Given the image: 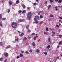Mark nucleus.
<instances>
[{
  "instance_id": "nucleus-1",
  "label": "nucleus",
  "mask_w": 62,
  "mask_h": 62,
  "mask_svg": "<svg viewBox=\"0 0 62 62\" xmlns=\"http://www.w3.org/2000/svg\"><path fill=\"white\" fill-rule=\"evenodd\" d=\"M31 16H32V13L31 12H29L27 15V18L29 20H30L31 18Z\"/></svg>"
},
{
  "instance_id": "nucleus-2",
  "label": "nucleus",
  "mask_w": 62,
  "mask_h": 62,
  "mask_svg": "<svg viewBox=\"0 0 62 62\" xmlns=\"http://www.w3.org/2000/svg\"><path fill=\"white\" fill-rule=\"evenodd\" d=\"M17 25V24L16 22H13L11 24V26L13 28H16Z\"/></svg>"
},
{
  "instance_id": "nucleus-3",
  "label": "nucleus",
  "mask_w": 62,
  "mask_h": 62,
  "mask_svg": "<svg viewBox=\"0 0 62 62\" xmlns=\"http://www.w3.org/2000/svg\"><path fill=\"white\" fill-rule=\"evenodd\" d=\"M4 55H5L6 57H8V53H4Z\"/></svg>"
},
{
  "instance_id": "nucleus-4",
  "label": "nucleus",
  "mask_w": 62,
  "mask_h": 62,
  "mask_svg": "<svg viewBox=\"0 0 62 62\" xmlns=\"http://www.w3.org/2000/svg\"><path fill=\"white\" fill-rule=\"evenodd\" d=\"M38 36L37 35V34H36V36H34L33 38L34 40H36V38H38Z\"/></svg>"
},
{
  "instance_id": "nucleus-5",
  "label": "nucleus",
  "mask_w": 62,
  "mask_h": 62,
  "mask_svg": "<svg viewBox=\"0 0 62 62\" xmlns=\"http://www.w3.org/2000/svg\"><path fill=\"white\" fill-rule=\"evenodd\" d=\"M24 20L23 19H20L19 20V22H24Z\"/></svg>"
},
{
  "instance_id": "nucleus-6",
  "label": "nucleus",
  "mask_w": 62,
  "mask_h": 62,
  "mask_svg": "<svg viewBox=\"0 0 62 62\" xmlns=\"http://www.w3.org/2000/svg\"><path fill=\"white\" fill-rule=\"evenodd\" d=\"M31 44L33 46H36V44L34 42H33Z\"/></svg>"
},
{
  "instance_id": "nucleus-7",
  "label": "nucleus",
  "mask_w": 62,
  "mask_h": 62,
  "mask_svg": "<svg viewBox=\"0 0 62 62\" xmlns=\"http://www.w3.org/2000/svg\"><path fill=\"white\" fill-rule=\"evenodd\" d=\"M35 17L36 19H37L38 20H39V16H35Z\"/></svg>"
},
{
  "instance_id": "nucleus-8",
  "label": "nucleus",
  "mask_w": 62,
  "mask_h": 62,
  "mask_svg": "<svg viewBox=\"0 0 62 62\" xmlns=\"http://www.w3.org/2000/svg\"><path fill=\"white\" fill-rule=\"evenodd\" d=\"M48 41L49 42H51V38H50V37L48 38Z\"/></svg>"
},
{
  "instance_id": "nucleus-9",
  "label": "nucleus",
  "mask_w": 62,
  "mask_h": 62,
  "mask_svg": "<svg viewBox=\"0 0 62 62\" xmlns=\"http://www.w3.org/2000/svg\"><path fill=\"white\" fill-rule=\"evenodd\" d=\"M20 2V1L19 0H17L16 2V4H17Z\"/></svg>"
},
{
  "instance_id": "nucleus-10",
  "label": "nucleus",
  "mask_w": 62,
  "mask_h": 62,
  "mask_svg": "<svg viewBox=\"0 0 62 62\" xmlns=\"http://www.w3.org/2000/svg\"><path fill=\"white\" fill-rule=\"evenodd\" d=\"M23 35H24V33H22L21 34L19 35V36L20 37H22L23 36Z\"/></svg>"
},
{
  "instance_id": "nucleus-11",
  "label": "nucleus",
  "mask_w": 62,
  "mask_h": 62,
  "mask_svg": "<svg viewBox=\"0 0 62 62\" xmlns=\"http://www.w3.org/2000/svg\"><path fill=\"white\" fill-rule=\"evenodd\" d=\"M26 12V10H23L22 12V13L23 14L24 13H25Z\"/></svg>"
},
{
  "instance_id": "nucleus-12",
  "label": "nucleus",
  "mask_w": 62,
  "mask_h": 62,
  "mask_svg": "<svg viewBox=\"0 0 62 62\" xmlns=\"http://www.w3.org/2000/svg\"><path fill=\"white\" fill-rule=\"evenodd\" d=\"M23 54H20V57H23Z\"/></svg>"
},
{
  "instance_id": "nucleus-13",
  "label": "nucleus",
  "mask_w": 62,
  "mask_h": 62,
  "mask_svg": "<svg viewBox=\"0 0 62 62\" xmlns=\"http://www.w3.org/2000/svg\"><path fill=\"white\" fill-rule=\"evenodd\" d=\"M50 48V45H49L48 46H47L46 47V48H47V49H49Z\"/></svg>"
},
{
  "instance_id": "nucleus-14",
  "label": "nucleus",
  "mask_w": 62,
  "mask_h": 62,
  "mask_svg": "<svg viewBox=\"0 0 62 62\" xmlns=\"http://www.w3.org/2000/svg\"><path fill=\"white\" fill-rule=\"evenodd\" d=\"M51 7V5H49L47 6V8L48 9H49Z\"/></svg>"
},
{
  "instance_id": "nucleus-15",
  "label": "nucleus",
  "mask_w": 62,
  "mask_h": 62,
  "mask_svg": "<svg viewBox=\"0 0 62 62\" xmlns=\"http://www.w3.org/2000/svg\"><path fill=\"white\" fill-rule=\"evenodd\" d=\"M55 8L56 11H57V10H58V9H57V7L56 6V7H55Z\"/></svg>"
},
{
  "instance_id": "nucleus-16",
  "label": "nucleus",
  "mask_w": 62,
  "mask_h": 62,
  "mask_svg": "<svg viewBox=\"0 0 62 62\" xmlns=\"http://www.w3.org/2000/svg\"><path fill=\"white\" fill-rule=\"evenodd\" d=\"M2 25H3V23L1 22H0V26L1 27L2 26Z\"/></svg>"
},
{
  "instance_id": "nucleus-17",
  "label": "nucleus",
  "mask_w": 62,
  "mask_h": 62,
  "mask_svg": "<svg viewBox=\"0 0 62 62\" xmlns=\"http://www.w3.org/2000/svg\"><path fill=\"white\" fill-rule=\"evenodd\" d=\"M9 3L10 6V5H12V2L11 1H9Z\"/></svg>"
},
{
  "instance_id": "nucleus-18",
  "label": "nucleus",
  "mask_w": 62,
  "mask_h": 62,
  "mask_svg": "<svg viewBox=\"0 0 62 62\" xmlns=\"http://www.w3.org/2000/svg\"><path fill=\"white\" fill-rule=\"evenodd\" d=\"M10 47V46H8L6 48V49H8V48H9Z\"/></svg>"
},
{
  "instance_id": "nucleus-19",
  "label": "nucleus",
  "mask_w": 62,
  "mask_h": 62,
  "mask_svg": "<svg viewBox=\"0 0 62 62\" xmlns=\"http://www.w3.org/2000/svg\"><path fill=\"white\" fill-rule=\"evenodd\" d=\"M61 0H59L58 1V3H59L60 4L61 3Z\"/></svg>"
},
{
  "instance_id": "nucleus-20",
  "label": "nucleus",
  "mask_w": 62,
  "mask_h": 62,
  "mask_svg": "<svg viewBox=\"0 0 62 62\" xmlns=\"http://www.w3.org/2000/svg\"><path fill=\"white\" fill-rule=\"evenodd\" d=\"M59 45H62V41H60L59 42Z\"/></svg>"
},
{
  "instance_id": "nucleus-21",
  "label": "nucleus",
  "mask_w": 62,
  "mask_h": 62,
  "mask_svg": "<svg viewBox=\"0 0 62 62\" xmlns=\"http://www.w3.org/2000/svg\"><path fill=\"white\" fill-rule=\"evenodd\" d=\"M22 7L23 8H25V6L24 5H22Z\"/></svg>"
},
{
  "instance_id": "nucleus-22",
  "label": "nucleus",
  "mask_w": 62,
  "mask_h": 62,
  "mask_svg": "<svg viewBox=\"0 0 62 62\" xmlns=\"http://www.w3.org/2000/svg\"><path fill=\"white\" fill-rule=\"evenodd\" d=\"M0 60L1 61H2L3 60V58H1L0 59Z\"/></svg>"
},
{
  "instance_id": "nucleus-23",
  "label": "nucleus",
  "mask_w": 62,
  "mask_h": 62,
  "mask_svg": "<svg viewBox=\"0 0 62 62\" xmlns=\"http://www.w3.org/2000/svg\"><path fill=\"white\" fill-rule=\"evenodd\" d=\"M27 32H28L29 33H30V32H31V31L29 30V29H28L27 30Z\"/></svg>"
},
{
  "instance_id": "nucleus-24",
  "label": "nucleus",
  "mask_w": 62,
  "mask_h": 62,
  "mask_svg": "<svg viewBox=\"0 0 62 62\" xmlns=\"http://www.w3.org/2000/svg\"><path fill=\"white\" fill-rule=\"evenodd\" d=\"M29 25H27L26 27V29H28L29 28Z\"/></svg>"
},
{
  "instance_id": "nucleus-25",
  "label": "nucleus",
  "mask_w": 62,
  "mask_h": 62,
  "mask_svg": "<svg viewBox=\"0 0 62 62\" xmlns=\"http://www.w3.org/2000/svg\"><path fill=\"white\" fill-rule=\"evenodd\" d=\"M36 52H37V53H39V49H37L36 50Z\"/></svg>"
},
{
  "instance_id": "nucleus-26",
  "label": "nucleus",
  "mask_w": 62,
  "mask_h": 62,
  "mask_svg": "<svg viewBox=\"0 0 62 62\" xmlns=\"http://www.w3.org/2000/svg\"><path fill=\"white\" fill-rule=\"evenodd\" d=\"M41 11H39V12H38V14L39 15H40V13H41Z\"/></svg>"
},
{
  "instance_id": "nucleus-27",
  "label": "nucleus",
  "mask_w": 62,
  "mask_h": 62,
  "mask_svg": "<svg viewBox=\"0 0 62 62\" xmlns=\"http://www.w3.org/2000/svg\"><path fill=\"white\" fill-rule=\"evenodd\" d=\"M43 23V21H41L39 23V24H40H40H41Z\"/></svg>"
},
{
  "instance_id": "nucleus-28",
  "label": "nucleus",
  "mask_w": 62,
  "mask_h": 62,
  "mask_svg": "<svg viewBox=\"0 0 62 62\" xmlns=\"http://www.w3.org/2000/svg\"><path fill=\"white\" fill-rule=\"evenodd\" d=\"M46 30L47 31H49V30H48V27H46Z\"/></svg>"
},
{
  "instance_id": "nucleus-29",
  "label": "nucleus",
  "mask_w": 62,
  "mask_h": 62,
  "mask_svg": "<svg viewBox=\"0 0 62 62\" xmlns=\"http://www.w3.org/2000/svg\"><path fill=\"white\" fill-rule=\"evenodd\" d=\"M54 15H50V17H54Z\"/></svg>"
},
{
  "instance_id": "nucleus-30",
  "label": "nucleus",
  "mask_w": 62,
  "mask_h": 62,
  "mask_svg": "<svg viewBox=\"0 0 62 62\" xmlns=\"http://www.w3.org/2000/svg\"><path fill=\"white\" fill-rule=\"evenodd\" d=\"M40 18L41 19H42L43 17V16L42 15H40Z\"/></svg>"
},
{
  "instance_id": "nucleus-31",
  "label": "nucleus",
  "mask_w": 62,
  "mask_h": 62,
  "mask_svg": "<svg viewBox=\"0 0 62 62\" xmlns=\"http://www.w3.org/2000/svg\"><path fill=\"white\" fill-rule=\"evenodd\" d=\"M50 3H52V2H54V1L53 0H50Z\"/></svg>"
},
{
  "instance_id": "nucleus-32",
  "label": "nucleus",
  "mask_w": 62,
  "mask_h": 62,
  "mask_svg": "<svg viewBox=\"0 0 62 62\" xmlns=\"http://www.w3.org/2000/svg\"><path fill=\"white\" fill-rule=\"evenodd\" d=\"M0 19H2V15L0 14Z\"/></svg>"
},
{
  "instance_id": "nucleus-33",
  "label": "nucleus",
  "mask_w": 62,
  "mask_h": 62,
  "mask_svg": "<svg viewBox=\"0 0 62 62\" xmlns=\"http://www.w3.org/2000/svg\"><path fill=\"white\" fill-rule=\"evenodd\" d=\"M25 53L26 54H29V53L28 52V51H26L25 52Z\"/></svg>"
},
{
  "instance_id": "nucleus-34",
  "label": "nucleus",
  "mask_w": 62,
  "mask_h": 62,
  "mask_svg": "<svg viewBox=\"0 0 62 62\" xmlns=\"http://www.w3.org/2000/svg\"><path fill=\"white\" fill-rule=\"evenodd\" d=\"M7 59H5V61H4V62H7Z\"/></svg>"
},
{
  "instance_id": "nucleus-35",
  "label": "nucleus",
  "mask_w": 62,
  "mask_h": 62,
  "mask_svg": "<svg viewBox=\"0 0 62 62\" xmlns=\"http://www.w3.org/2000/svg\"><path fill=\"white\" fill-rule=\"evenodd\" d=\"M44 54H45V55H47V53L45 52L44 53Z\"/></svg>"
},
{
  "instance_id": "nucleus-36",
  "label": "nucleus",
  "mask_w": 62,
  "mask_h": 62,
  "mask_svg": "<svg viewBox=\"0 0 62 62\" xmlns=\"http://www.w3.org/2000/svg\"><path fill=\"white\" fill-rule=\"evenodd\" d=\"M2 20H3V21H4V20H6V18H3L2 19Z\"/></svg>"
},
{
  "instance_id": "nucleus-37",
  "label": "nucleus",
  "mask_w": 62,
  "mask_h": 62,
  "mask_svg": "<svg viewBox=\"0 0 62 62\" xmlns=\"http://www.w3.org/2000/svg\"><path fill=\"white\" fill-rule=\"evenodd\" d=\"M59 37L60 38H62V35H59Z\"/></svg>"
},
{
  "instance_id": "nucleus-38",
  "label": "nucleus",
  "mask_w": 62,
  "mask_h": 62,
  "mask_svg": "<svg viewBox=\"0 0 62 62\" xmlns=\"http://www.w3.org/2000/svg\"><path fill=\"white\" fill-rule=\"evenodd\" d=\"M35 35V33H33L31 34V36H33V35Z\"/></svg>"
},
{
  "instance_id": "nucleus-39",
  "label": "nucleus",
  "mask_w": 62,
  "mask_h": 62,
  "mask_svg": "<svg viewBox=\"0 0 62 62\" xmlns=\"http://www.w3.org/2000/svg\"><path fill=\"white\" fill-rule=\"evenodd\" d=\"M52 34H55V32H54V31H53L52 32Z\"/></svg>"
},
{
  "instance_id": "nucleus-40",
  "label": "nucleus",
  "mask_w": 62,
  "mask_h": 62,
  "mask_svg": "<svg viewBox=\"0 0 62 62\" xmlns=\"http://www.w3.org/2000/svg\"><path fill=\"white\" fill-rule=\"evenodd\" d=\"M31 38V37H30L29 36H28V39H30Z\"/></svg>"
},
{
  "instance_id": "nucleus-41",
  "label": "nucleus",
  "mask_w": 62,
  "mask_h": 62,
  "mask_svg": "<svg viewBox=\"0 0 62 62\" xmlns=\"http://www.w3.org/2000/svg\"><path fill=\"white\" fill-rule=\"evenodd\" d=\"M9 12H10V9H9L8 10V13H9Z\"/></svg>"
},
{
  "instance_id": "nucleus-42",
  "label": "nucleus",
  "mask_w": 62,
  "mask_h": 62,
  "mask_svg": "<svg viewBox=\"0 0 62 62\" xmlns=\"http://www.w3.org/2000/svg\"><path fill=\"white\" fill-rule=\"evenodd\" d=\"M32 51L33 50H30L29 52H30V53H31V52H32Z\"/></svg>"
},
{
  "instance_id": "nucleus-43",
  "label": "nucleus",
  "mask_w": 62,
  "mask_h": 62,
  "mask_svg": "<svg viewBox=\"0 0 62 62\" xmlns=\"http://www.w3.org/2000/svg\"><path fill=\"white\" fill-rule=\"evenodd\" d=\"M1 2L2 3H4V0H2L1 1Z\"/></svg>"
},
{
  "instance_id": "nucleus-44",
  "label": "nucleus",
  "mask_w": 62,
  "mask_h": 62,
  "mask_svg": "<svg viewBox=\"0 0 62 62\" xmlns=\"http://www.w3.org/2000/svg\"><path fill=\"white\" fill-rule=\"evenodd\" d=\"M23 39H24V40H26L27 38H26V37H24Z\"/></svg>"
},
{
  "instance_id": "nucleus-45",
  "label": "nucleus",
  "mask_w": 62,
  "mask_h": 62,
  "mask_svg": "<svg viewBox=\"0 0 62 62\" xmlns=\"http://www.w3.org/2000/svg\"><path fill=\"white\" fill-rule=\"evenodd\" d=\"M55 58H57V59H58L59 58V56H57Z\"/></svg>"
},
{
  "instance_id": "nucleus-46",
  "label": "nucleus",
  "mask_w": 62,
  "mask_h": 62,
  "mask_svg": "<svg viewBox=\"0 0 62 62\" xmlns=\"http://www.w3.org/2000/svg\"><path fill=\"white\" fill-rule=\"evenodd\" d=\"M56 58V57L54 59H55V62H56V60H57V59H55Z\"/></svg>"
},
{
  "instance_id": "nucleus-47",
  "label": "nucleus",
  "mask_w": 62,
  "mask_h": 62,
  "mask_svg": "<svg viewBox=\"0 0 62 62\" xmlns=\"http://www.w3.org/2000/svg\"><path fill=\"white\" fill-rule=\"evenodd\" d=\"M3 44L2 42H0V45H1Z\"/></svg>"
},
{
  "instance_id": "nucleus-48",
  "label": "nucleus",
  "mask_w": 62,
  "mask_h": 62,
  "mask_svg": "<svg viewBox=\"0 0 62 62\" xmlns=\"http://www.w3.org/2000/svg\"><path fill=\"white\" fill-rule=\"evenodd\" d=\"M34 20L35 21H37V19H36V18H35L34 19Z\"/></svg>"
},
{
  "instance_id": "nucleus-49",
  "label": "nucleus",
  "mask_w": 62,
  "mask_h": 62,
  "mask_svg": "<svg viewBox=\"0 0 62 62\" xmlns=\"http://www.w3.org/2000/svg\"><path fill=\"white\" fill-rule=\"evenodd\" d=\"M22 12V11H21V10H19V11H18L19 13H20V12Z\"/></svg>"
},
{
  "instance_id": "nucleus-50",
  "label": "nucleus",
  "mask_w": 62,
  "mask_h": 62,
  "mask_svg": "<svg viewBox=\"0 0 62 62\" xmlns=\"http://www.w3.org/2000/svg\"><path fill=\"white\" fill-rule=\"evenodd\" d=\"M20 58V56H17V57H16V58Z\"/></svg>"
},
{
  "instance_id": "nucleus-51",
  "label": "nucleus",
  "mask_w": 62,
  "mask_h": 62,
  "mask_svg": "<svg viewBox=\"0 0 62 62\" xmlns=\"http://www.w3.org/2000/svg\"><path fill=\"white\" fill-rule=\"evenodd\" d=\"M15 40L16 41H18V39L17 38L16 39H15Z\"/></svg>"
},
{
  "instance_id": "nucleus-52",
  "label": "nucleus",
  "mask_w": 62,
  "mask_h": 62,
  "mask_svg": "<svg viewBox=\"0 0 62 62\" xmlns=\"http://www.w3.org/2000/svg\"><path fill=\"white\" fill-rule=\"evenodd\" d=\"M21 53H24V52L23 51H21Z\"/></svg>"
},
{
  "instance_id": "nucleus-53",
  "label": "nucleus",
  "mask_w": 62,
  "mask_h": 62,
  "mask_svg": "<svg viewBox=\"0 0 62 62\" xmlns=\"http://www.w3.org/2000/svg\"><path fill=\"white\" fill-rule=\"evenodd\" d=\"M28 43H27L26 44V46L28 45Z\"/></svg>"
},
{
  "instance_id": "nucleus-54",
  "label": "nucleus",
  "mask_w": 62,
  "mask_h": 62,
  "mask_svg": "<svg viewBox=\"0 0 62 62\" xmlns=\"http://www.w3.org/2000/svg\"><path fill=\"white\" fill-rule=\"evenodd\" d=\"M39 23V22H38L37 21L36 22V23Z\"/></svg>"
},
{
  "instance_id": "nucleus-55",
  "label": "nucleus",
  "mask_w": 62,
  "mask_h": 62,
  "mask_svg": "<svg viewBox=\"0 0 62 62\" xmlns=\"http://www.w3.org/2000/svg\"><path fill=\"white\" fill-rule=\"evenodd\" d=\"M59 18L60 20H62V17H60Z\"/></svg>"
},
{
  "instance_id": "nucleus-56",
  "label": "nucleus",
  "mask_w": 62,
  "mask_h": 62,
  "mask_svg": "<svg viewBox=\"0 0 62 62\" xmlns=\"http://www.w3.org/2000/svg\"><path fill=\"white\" fill-rule=\"evenodd\" d=\"M30 9V8H29V7H28L27 8V9Z\"/></svg>"
},
{
  "instance_id": "nucleus-57",
  "label": "nucleus",
  "mask_w": 62,
  "mask_h": 62,
  "mask_svg": "<svg viewBox=\"0 0 62 62\" xmlns=\"http://www.w3.org/2000/svg\"><path fill=\"white\" fill-rule=\"evenodd\" d=\"M56 26V27H59V26H58V25H57Z\"/></svg>"
},
{
  "instance_id": "nucleus-58",
  "label": "nucleus",
  "mask_w": 62,
  "mask_h": 62,
  "mask_svg": "<svg viewBox=\"0 0 62 62\" xmlns=\"http://www.w3.org/2000/svg\"><path fill=\"white\" fill-rule=\"evenodd\" d=\"M17 31V32H18L19 33H21V32H20V31Z\"/></svg>"
},
{
  "instance_id": "nucleus-59",
  "label": "nucleus",
  "mask_w": 62,
  "mask_h": 62,
  "mask_svg": "<svg viewBox=\"0 0 62 62\" xmlns=\"http://www.w3.org/2000/svg\"><path fill=\"white\" fill-rule=\"evenodd\" d=\"M34 5H35L36 4V3H35L33 4Z\"/></svg>"
},
{
  "instance_id": "nucleus-60",
  "label": "nucleus",
  "mask_w": 62,
  "mask_h": 62,
  "mask_svg": "<svg viewBox=\"0 0 62 62\" xmlns=\"http://www.w3.org/2000/svg\"><path fill=\"white\" fill-rule=\"evenodd\" d=\"M36 1L37 2H39V0H36Z\"/></svg>"
},
{
  "instance_id": "nucleus-61",
  "label": "nucleus",
  "mask_w": 62,
  "mask_h": 62,
  "mask_svg": "<svg viewBox=\"0 0 62 62\" xmlns=\"http://www.w3.org/2000/svg\"><path fill=\"white\" fill-rule=\"evenodd\" d=\"M45 4L46 5H47V2H46L45 3Z\"/></svg>"
},
{
  "instance_id": "nucleus-62",
  "label": "nucleus",
  "mask_w": 62,
  "mask_h": 62,
  "mask_svg": "<svg viewBox=\"0 0 62 62\" xmlns=\"http://www.w3.org/2000/svg\"><path fill=\"white\" fill-rule=\"evenodd\" d=\"M57 48H59V46L58 45V46H57Z\"/></svg>"
},
{
  "instance_id": "nucleus-63",
  "label": "nucleus",
  "mask_w": 62,
  "mask_h": 62,
  "mask_svg": "<svg viewBox=\"0 0 62 62\" xmlns=\"http://www.w3.org/2000/svg\"><path fill=\"white\" fill-rule=\"evenodd\" d=\"M59 32H60V30H59Z\"/></svg>"
},
{
  "instance_id": "nucleus-64",
  "label": "nucleus",
  "mask_w": 62,
  "mask_h": 62,
  "mask_svg": "<svg viewBox=\"0 0 62 62\" xmlns=\"http://www.w3.org/2000/svg\"><path fill=\"white\" fill-rule=\"evenodd\" d=\"M60 55L61 56H62V54H61Z\"/></svg>"
}]
</instances>
